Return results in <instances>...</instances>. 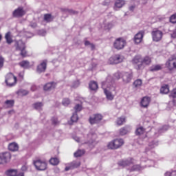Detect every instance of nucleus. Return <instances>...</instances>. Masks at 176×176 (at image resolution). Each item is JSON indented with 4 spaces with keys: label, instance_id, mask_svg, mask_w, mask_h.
Wrapping results in <instances>:
<instances>
[{
    "label": "nucleus",
    "instance_id": "2eb2a0df",
    "mask_svg": "<svg viewBox=\"0 0 176 176\" xmlns=\"http://www.w3.org/2000/svg\"><path fill=\"white\" fill-rule=\"evenodd\" d=\"M133 79L132 72H125L122 74V80L124 83H130Z\"/></svg>",
    "mask_w": 176,
    "mask_h": 176
},
{
    "label": "nucleus",
    "instance_id": "1a4fd4ad",
    "mask_svg": "<svg viewBox=\"0 0 176 176\" xmlns=\"http://www.w3.org/2000/svg\"><path fill=\"white\" fill-rule=\"evenodd\" d=\"M152 63V59L149 56H145L143 59H142V63L135 66V68L138 70L142 68V65H149Z\"/></svg>",
    "mask_w": 176,
    "mask_h": 176
},
{
    "label": "nucleus",
    "instance_id": "8fccbe9b",
    "mask_svg": "<svg viewBox=\"0 0 176 176\" xmlns=\"http://www.w3.org/2000/svg\"><path fill=\"white\" fill-rule=\"evenodd\" d=\"M52 124H54V126H57V124L60 123L57 118H52Z\"/></svg>",
    "mask_w": 176,
    "mask_h": 176
},
{
    "label": "nucleus",
    "instance_id": "a18cd8bd",
    "mask_svg": "<svg viewBox=\"0 0 176 176\" xmlns=\"http://www.w3.org/2000/svg\"><path fill=\"white\" fill-rule=\"evenodd\" d=\"M21 56L22 57H27V51H25V48H23L22 50H19Z\"/></svg>",
    "mask_w": 176,
    "mask_h": 176
},
{
    "label": "nucleus",
    "instance_id": "09e8293b",
    "mask_svg": "<svg viewBox=\"0 0 176 176\" xmlns=\"http://www.w3.org/2000/svg\"><path fill=\"white\" fill-rule=\"evenodd\" d=\"M88 137L91 138L92 141H94L97 138V135L96 133H89Z\"/></svg>",
    "mask_w": 176,
    "mask_h": 176
},
{
    "label": "nucleus",
    "instance_id": "7c9ffc66",
    "mask_svg": "<svg viewBox=\"0 0 176 176\" xmlns=\"http://www.w3.org/2000/svg\"><path fill=\"white\" fill-rule=\"evenodd\" d=\"M6 40L7 43H8V45H10V43H13V40L12 39V37L10 36V32H8L6 34L5 36Z\"/></svg>",
    "mask_w": 176,
    "mask_h": 176
},
{
    "label": "nucleus",
    "instance_id": "f257e3e1",
    "mask_svg": "<svg viewBox=\"0 0 176 176\" xmlns=\"http://www.w3.org/2000/svg\"><path fill=\"white\" fill-rule=\"evenodd\" d=\"M102 87L104 90V93L107 100L112 101L115 96H113V94H112L111 91H115V90L116 89L115 84L112 80V76H107L106 81L102 82Z\"/></svg>",
    "mask_w": 176,
    "mask_h": 176
},
{
    "label": "nucleus",
    "instance_id": "4d7b16f0",
    "mask_svg": "<svg viewBox=\"0 0 176 176\" xmlns=\"http://www.w3.org/2000/svg\"><path fill=\"white\" fill-rule=\"evenodd\" d=\"M157 146V144L155 143V142H153L152 144H149L148 148L149 149L153 148L155 146Z\"/></svg>",
    "mask_w": 176,
    "mask_h": 176
},
{
    "label": "nucleus",
    "instance_id": "dca6fc26",
    "mask_svg": "<svg viewBox=\"0 0 176 176\" xmlns=\"http://www.w3.org/2000/svg\"><path fill=\"white\" fill-rule=\"evenodd\" d=\"M143 38H144V32L143 31H140L134 36L135 43H136L137 45H138V43H141V42H142Z\"/></svg>",
    "mask_w": 176,
    "mask_h": 176
},
{
    "label": "nucleus",
    "instance_id": "473e14b6",
    "mask_svg": "<svg viewBox=\"0 0 176 176\" xmlns=\"http://www.w3.org/2000/svg\"><path fill=\"white\" fill-rule=\"evenodd\" d=\"M19 65L22 67V68H30V62L28 60H23L19 63Z\"/></svg>",
    "mask_w": 176,
    "mask_h": 176
},
{
    "label": "nucleus",
    "instance_id": "20e7f679",
    "mask_svg": "<svg viewBox=\"0 0 176 176\" xmlns=\"http://www.w3.org/2000/svg\"><path fill=\"white\" fill-rule=\"evenodd\" d=\"M12 155L9 152H4L0 153V164H6L10 162Z\"/></svg>",
    "mask_w": 176,
    "mask_h": 176
},
{
    "label": "nucleus",
    "instance_id": "6ab92c4d",
    "mask_svg": "<svg viewBox=\"0 0 176 176\" xmlns=\"http://www.w3.org/2000/svg\"><path fill=\"white\" fill-rule=\"evenodd\" d=\"M16 50L19 52V50H21L23 49H25V43L23 42V41L19 40L16 41L15 44Z\"/></svg>",
    "mask_w": 176,
    "mask_h": 176
},
{
    "label": "nucleus",
    "instance_id": "ea45409f",
    "mask_svg": "<svg viewBox=\"0 0 176 176\" xmlns=\"http://www.w3.org/2000/svg\"><path fill=\"white\" fill-rule=\"evenodd\" d=\"M5 104L8 105V107H9V108H12V107H13V105H14V100H6L5 102Z\"/></svg>",
    "mask_w": 176,
    "mask_h": 176
},
{
    "label": "nucleus",
    "instance_id": "cd10ccee",
    "mask_svg": "<svg viewBox=\"0 0 176 176\" xmlns=\"http://www.w3.org/2000/svg\"><path fill=\"white\" fill-rule=\"evenodd\" d=\"M124 123H126V118L120 117L116 120V124L118 126H122Z\"/></svg>",
    "mask_w": 176,
    "mask_h": 176
},
{
    "label": "nucleus",
    "instance_id": "4c0bfd02",
    "mask_svg": "<svg viewBox=\"0 0 176 176\" xmlns=\"http://www.w3.org/2000/svg\"><path fill=\"white\" fill-rule=\"evenodd\" d=\"M142 85V80L141 79H138L134 81L133 85L135 87H140V86Z\"/></svg>",
    "mask_w": 176,
    "mask_h": 176
},
{
    "label": "nucleus",
    "instance_id": "6e6d98bb",
    "mask_svg": "<svg viewBox=\"0 0 176 176\" xmlns=\"http://www.w3.org/2000/svg\"><path fill=\"white\" fill-rule=\"evenodd\" d=\"M79 86V81H75L74 82H73L72 87H73L74 89H76V87H78Z\"/></svg>",
    "mask_w": 176,
    "mask_h": 176
},
{
    "label": "nucleus",
    "instance_id": "2f4dec72",
    "mask_svg": "<svg viewBox=\"0 0 176 176\" xmlns=\"http://www.w3.org/2000/svg\"><path fill=\"white\" fill-rule=\"evenodd\" d=\"M50 164H52V166H57L58 163H60V160L57 157H52L50 160Z\"/></svg>",
    "mask_w": 176,
    "mask_h": 176
},
{
    "label": "nucleus",
    "instance_id": "f704fd0d",
    "mask_svg": "<svg viewBox=\"0 0 176 176\" xmlns=\"http://www.w3.org/2000/svg\"><path fill=\"white\" fill-rule=\"evenodd\" d=\"M144 132H145V129H144V127L140 126L136 129L135 134L136 135H141V134H142Z\"/></svg>",
    "mask_w": 176,
    "mask_h": 176
},
{
    "label": "nucleus",
    "instance_id": "aec40b11",
    "mask_svg": "<svg viewBox=\"0 0 176 176\" xmlns=\"http://www.w3.org/2000/svg\"><path fill=\"white\" fill-rule=\"evenodd\" d=\"M133 159H130L129 160H126L120 161L118 162V165L120 167H126V166H130V164H133Z\"/></svg>",
    "mask_w": 176,
    "mask_h": 176
},
{
    "label": "nucleus",
    "instance_id": "69168bd1",
    "mask_svg": "<svg viewBox=\"0 0 176 176\" xmlns=\"http://www.w3.org/2000/svg\"><path fill=\"white\" fill-rule=\"evenodd\" d=\"M89 46H90L91 50H94V49H96V46L93 43H91Z\"/></svg>",
    "mask_w": 176,
    "mask_h": 176
},
{
    "label": "nucleus",
    "instance_id": "c9c22d12",
    "mask_svg": "<svg viewBox=\"0 0 176 176\" xmlns=\"http://www.w3.org/2000/svg\"><path fill=\"white\" fill-rule=\"evenodd\" d=\"M83 155H85V150H78L74 153L75 157H80V156H83Z\"/></svg>",
    "mask_w": 176,
    "mask_h": 176
},
{
    "label": "nucleus",
    "instance_id": "4be33fe9",
    "mask_svg": "<svg viewBox=\"0 0 176 176\" xmlns=\"http://www.w3.org/2000/svg\"><path fill=\"white\" fill-rule=\"evenodd\" d=\"M124 0H116L115 2V7L114 9L115 10H118L117 8L120 9V8H123L125 4Z\"/></svg>",
    "mask_w": 176,
    "mask_h": 176
},
{
    "label": "nucleus",
    "instance_id": "3c124183",
    "mask_svg": "<svg viewBox=\"0 0 176 176\" xmlns=\"http://www.w3.org/2000/svg\"><path fill=\"white\" fill-rule=\"evenodd\" d=\"M169 97H171L172 98H176V88L171 91Z\"/></svg>",
    "mask_w": 176,
    "mask_h": 176
},
{
    "label": "nucleus",
    "instance_id": "79ce46f5",
    "mask_svg": "<svg viewBox=\"0 0 176 176\" xmlns=\"http://www.w3.org/2000/svg\"><path fill=\"white\" fill-rule=\"evenodd\" d=\"M63 105L65 107H68L71 104V100H69L68 98H64L62 102Z\"/></svg>",
    "mask_w": 176,
    "mask_h": 176
},
{
    "label": "nucleus",
    "instance_id": "f3484780",
    "mask_svg": "<svg viewBox=\"0 0 176 176\" xmlns=\"http://www.w3.org/2000/svg\"><path fill=\"white\" fill-rule=\"evenodd\" d=\"M151 102V98L148 96H144L140 102V105L142 108H148L149 107V103Z\"/></svg>",
    "mask_w": 176,
    "mask_h": 176
},
{
    "label": "nucleus",
    "instance_id": "13d9d810",
    "mask_svg": "<svg viewBox=\"0 0 176 176\" xmlns=\"http://www.w3.org/2000/svg\"><path fill=\"white\" fill-rule=\"evenodd\" d=\"M39 35H41V36H45L46 35V31L45 30H40L38 32Z\"/></svg>",
    "mask_w": 176,
    "mask_h": 176
},
{
    "label": "nucleus",
    "instance_id": "de8ad7c7",
    "mask_svg": "<svg viewBox=\"0 0 176 176\" xmlns=\"http://www.w3.org/2000/svg\"><path fill=\"white\" fill-rule=\"evenodd\" d=\"M5 63V58L3 57L0 56V70L3 68V64Z\"/></svg>",
    "mask_w": 176,
    "mask_h": 176
},
{
    "label": "nucleus",
    "instance_id": "bb28decb",
    "mask_svg": "<svg viewBox=\"0 0 176 176\" xmlns=\"http://www.w3.org/2000/svg\"><path fill=\"white\" fill-rule=\"evenodd\" d=\"M43 107V104L41 102H36V103L33 104V107L36 111H42Z\"/></svg>",
    "mask_w": 176,
    "mask_h": 176
},
{
    "label": "nucleus",
    "instance_id": "ddd939ff",
    "mask_svg": "<svg viewBox=\"0 0 176 176\" xmlns=\"http://www.w3.org/2000/svg\"><path fill=\"white\" fill-rule=\"evenodd\" d=\"M47 67V60H43L40 65L37 66L36 72L38 74H42V72H45L46 71V68Z\"/></svg>",
    "mask_w": 176,
    "mask_h": 176
},
{
    "label": "nucleus",
    "instance_id": "423d86ee",
    "mask_svg": "<svg viewBox=\"0 0 176 176\" xmlns=\"http://www.w3.org/2000/svg\"><path fill=\"white\" fill-rule=\"evenodd\" d=\"M123 60H124V57L122 55L116 54L111 56L109 60V64H119L120 63H122Z\"/></svg>",
    "mask_w": 176,
    "mask_h": 176
},
{
    "label": "nucleus",
    "instance_id": "774afa93",
    "mask_svg": "<svg viewBox=\"0 0 176 176\" xmlns=\"http://www.w3.org/2000/svg\"><path fill=\"white\" fill-rule=\"evenodd\" d=\"M146 0H140V3H142L143 5H145L146 3Z\"/></svg>",
    "mask_w": 176,
    "mask_h": 176
},
{
    "label": "nucleus",
    "instance_id": "5fc2aeb1",
    "mask_svg": "<svg viewBox=\"0 0 176 176\" xmlns=\"http://www.w3.org/2000/svg\"><path fill=\"white\" fill-rule=\"evenodd\" d=\"M167 130H168V126L165 125L160 130V133H163V131H167Z\"/></svg>",
    "mask_w": 176,
    "mask_h": 176
},
{
    "label": "nucleus",
    "instance_id": "9b49d317",
    "mask_svg": "<svg viewBox=\"0 0 176 176\" xmlns=\"http://www.w3.org/2000/svg\"><path fill=\"white\" fill-rule=\"evenodd\" d=\"M166 67H167L170 71H173L174 68L176 69V58L172 57L169 58L166 63Z\"/></svg>",
    "mask_w": 176,
    "mask_h": 176
},
{
    "label": "nucleus",
    "instance_id": "58836bf2",
    "mask_svg": "<svg viewBox=\"0 0 176 176\" xmlns=\"http://www.w3.org/2000/svg\"><path fill=\"white\" fill-rule=\"evenodd\" d=\"M78 119H79V118L78 117V113H73V115H72V116L71 118V121L73 123H75V122H78Z\"/></svg>",
    "mask_w": 176,
    "mask_h": 176
},
{
    "label": "nucleus",
    "instance_id": "a878e982",
    "mask_svg": "<svg viewBox=\"0 0 176 176\" xmlns=\"http://www.w3.org/2000/svg\"><path fill=\"white\" fill-rule=\"evenodd\" d=\"M89 89L90 90L95 91V90L98 89V84H97L96 81H91L89 82Z\"/></svg>",
    "mask_w": 176,
    "mask_h": 176
},
{
    "label": "nucleus",
    "instance_id": "a211bd4d",
    "mask_svg": "<svg viewBox=\"0 0 176 176\" xmlns=\"http://www.w3.org/2000/svg\"><path fill=\"white\" fill-rule=\"evenodd\" d=\"M131 131V126L126 125L122 128H121L119 131L120 135H126V134H129Z\"/></svg>",
    "mask_w": 176,
    "mask_h": 176
},
{
    "label": "nucleus",
    "instance_id": "bf43d9fd",
    "mask_svg": "<svg viewBox=\"0 0 176 176\" xmlns=\"http://www.w3.org/2000/svg\"><path fill=\"white\" fill-rule=\"evenodd\" d=\"M165 176H175V175H174V172H173V173L166 172L165 173Z\"/></svg>",
    "mask_w": 176,
    "mask_h": 176
},
{
    "label": "nucleus",
    "instance_id": "412c9836",
    "mask_svg": "<svg viewBox=\"0 0 176 176\" xmlns=\"http://www.w3.org/2000/svg\"><path fill=\"white\" fill-rule=\"evenodd\" d=\"M56 83L55 82H48L45 85H44V90L45 91H50V90H53L55 89Z\"/></svg>",
    "mask_w": 176,
    "mask_h": 176
},
{
    "label": "nucleus",
    "instance_id": "864d4df0",
    "mask_svg": "<svg viewBox=\"0 0 176 176\" xmlns=\"http://www.w3.org/2000/svg\"><path fill=\"white\" fill-rule=\"evenodd\" d=\"M113 27V25L111 23H109L105 25L104 28L105 30H111V28H112Z\"/></svg>",
    "mask_w": 176,
    "mask_h": 176
},
{
    "label": "nucleus",
    "instance_id": "0eeeda50",
    "mask_svg": "<svg viewBox=\"0 0 176 176\" xmlns=\"http://www.w3.org/2000/svg\"><path fill=\"white\" fill-rule=\"evenodd\" d=\"M113 46L117 50H121L126 46V41L122 38H117L113 43Z\"/></svg>",
    "mask_w": 176,
    "mask_h": 176
},
{
    "label": "nucleus",
    "instance_id": "c03bdc74",
    "mask_svg": "<svg viewBox=\"0 0 176 176\" xmlns=\"http://www.w3.org/2000/svg\"><path fill=\"white\" fill-rule=\"evenodd\" d=\"M74 109H75V111H76V113H77V112H80V111H82V105H80V104H76V106H75V107H74Z\"/></svg>",
    "mask_w": 176,
    "mask_h": 176
},
{
    "label": "nucleus",
    "instance_id": "5701e85b",
    "mask_svg": "<svg viewBox=\"0 0 176 176\" xmlns=\"http://www.w3.org/2000/svg\"><path fill=\"white\" fill-rule=\"evenodd\" d=\"M8 149L9 151H11L12 152H16V151H19V144L16 143H10L8 145Z\"/></svg>",
    "mask_w": 176,
    "mask_h": 176
},
{
    "label": "nucleus",
    "instance_id": "7ed1b4c3",
    "mask_svg": "<svg viewBox=\"0 0 176 176\" xmlns=\"http://www.w3.org/2000/svg\"><path fill=\"white\" fill-rule=\"evenodd\" d=\"M5 82L7 86L12 87V86H14L17 83V78L12 73H8L6 76Z\"/></svg>",
    "mask_w": 176,
    "mask_h": 176
},
{
    "label": "nucleus",
    "instance_id": "680f3d73",
    "mask_svg": "<svg viewBox=\"0 0 176 176\" xmlns=\"http://www.w3.org/2000/svg\"><path fill=\"white\" fill-rule=\"evenodd\" d=\"M74 140H75L76 141V142H80V138H78V136H75L74 138Z\"/></svg>",
    "mask_w": 176,
    "mask_h": 176
},
{
    "label": "nucleus",
    "instance_id": "338daca9",
    "mask_svg": "<svg viewBox=\"0 0 176 176\" xmlns=\"http://www.w3.org/2000/svg\"><path fill=\"white\" fill-rule=\"evenodd\" d=\"M31 90L32 91H35V90H36V87L35 85H32L31 87Z\"/></svg>",
    "mask_w": 176,
    "mask_h": 176
},
{
    "label": "nucleus",
    "instance_id": "e433bc0d",
    "mask_svg": "<svg viewBox=\"0 0 176 176\" xmlns=\"http://www.w3.org/2000/svg\"><path fill=\"white\" fill-rule=\"evenodd\" d=\"M6 175L8 176H16L17 175V170H9L6 172Z\"/></svg>",
    "mask_w": 176,
    "mask_h": 176
},
{
    "label": "nucleus",
    "instance_id": "a19ab883",
    "mask_svg": "<svg viewBox=\"0 0 176 176\" xmlns=\"http://www.w3.org/2000/svg\"><path fill=\"white\" fill-rule=\"evenodd\" d=\"M140 170H142V168L140 165H134L131 169V171H140Z\"/></svg>",
    "mask_w": 176,
    "mask_h": 176
},
{
    "label": "nucleus",
    "instance_id": "c756f323",
    "mask_svg": "<svg viewBox=\"0 0 176 176\" xmlns=\"http://www.w3.org/2000/svg\"><path fill=\"white\" fill-rule=\"evenodd\" d=\"M160 69H162V65H154L151 66L150 68V71H151L152 72H155L156 71H160Z\"/></svg>",
    "mask_w": 176,
    "mask_h": 176
},
{
    "label": "nucleus",
    "instance_id": "603ef678",
    "mask_svg": "<svg viewBox=\"0 0 176 176\" xmlns=\"http://www.w3.org/2000/svg\"><path fill=\"white\" fill-rule=\"evenodd\" d=\"M66 12H67L69 14H78V13L77 11L74 10H67Z\"/></svg>",
    "mask_w": 176,
    "mask_h": 176
},
{
    "label": "nucleus",
    "instance_id": "72a5a7b5",
    "mask_svg": "<svg viewBox=\"0 0 176 176\" xmlns=\"http://www.w3.org/2000/svg\"><path fill=\"white\" fill-rule=\"evenodd\" d=\"M29 93H30V91H28V90H25V89H19V90L16 92V94H18L19 96H27Z\"/></svg>",
    "mask_w": 176,
    "mask_h": 176
},
{
    "label": "nucleus",
    "instance_id": "b1692460",
    "mask_svg": "<svg viewBox=\"0 0 176 176\" xmlns=\"http://www.w3.org/2000/svg\"><path fill=\"white\" fill-rule=\"evenodd\" d=\"M133 64H136L137 65H139V64L142 63V58H141V56L137 55L135 56L133 60H132Z\"/></svg>",
    "mask_w": 176,
    "mask_h": 176
},
{
    "label": "nucleus",
    "instance_id": "393cba45",
    "mask_svg": "<svg viewBox=\"0 0 176 176\" xmlns=\"http://www.w3.org/2000/svg\"><path fill=\"white\" fill-rule=\"evenodd\" d=\"M170 92V88L168 85H165L161 87L160 94H168Z\"/></svg>",
    "mask_w": 176,
    "mask_h": 176
},
{
    "label": "nucleus",
    "instance_id": "39448f33",
    "mask_svg": "<svg viewBox=\"0 0 176 176\" xmlns=\"http://www.w3.org/2000/svg\"><path fill=\"white\" fill-rule=\"evenodd\" d=\"M34 164L36 170H40L41 171L46 170L47 167V163H46V161H42L41 160L34 161Z\"/></svg>",
    "mask_w": 176,
    "mask_h": 176
},
{
    "label": "nucleus",
    "instance_id": "0e129e2a",
    "mask_svg": "<svg viewBox=\"0 0 176 176\" xmlns=\"http://www.w3.org/2000/svg\"><path fill=\"white\" fill-rule=\"evenodd\" d=\"M171 102L173 107H176V98H173Z\"/></svg>",
    "mask_w": 176,
    "mask_h": 176
},
{
    "label": "nucleus",
    "instance_id": "37998d69",
    "mask_svg": "<svg viewBox=\"0 0 176 176\" xmlns=\"http://www.w3.org/2000/svg\"><path fill=\"white\" fill-rule=\"evenodd\" d=\"M120 79V73L117 72L114 74V78L111 77V80L113 81V83L115 84V80H119Z\"/></svg>",
    "mask_w": 176,
    "mask_h": 176
},
{
    "label": "nucleus",
    "instance_id": "f8f14e48",
    "mask_svg": "<svg viewBox=\"0 0 176 176\" xmlns=\"http://www.w3.org/2000/svg\"><path fill=\"white\" fill-rule=\"evenodd\" d=\"M25 14V11H24V9L23 7H19L16 10H14L12 12V16L14 17L18 18V17H23Z\"/></svg>",
    "mask_w": 176,
    "mask_h": 176
},
{
    "label": "nucleus",
    "instance_id": "052dcab7",
    "mask_svg": "<svg viewBox=\"0 0 176 176\" xmlns=\"http://www.w3.org/2000/svg\"><path fill=\"white\" fill-rule=\"evenodd\" d=\"M28 168V166H27V165H23V166L21 167L22 171H27Z\"/></svg>",
    "mask_w": 176,
    "mask_h": 176
},
{
    "label": "nucleus",
    "instance_id": "6e6552de",
    "mask_svg": "<svg viewBox=\"0 0 176 176\" xmlns=\"http://www.w3.org/2000/svg\"><path fill=\"white\" fill-rule=\"evenodd\" d=\"M102 120V116L101 114H94L89 119L90 124H96L100 123Z\"/></svg>",
    "mask_w": 176,
    "mask_h": 176
},
{
    "label": "nucleus",
    "instance_id": "f03ea898",
    "mask_svg": "<svg viewBox=\"0 0 176 176\" xmlns=\"http://www.w3.org/2000/svg\"><path fill=\"white\" fill-rule=\"evenodd\" d=\"M124 144V140L123 139H116L111 142H110L107 146L109 149H118Z\"/></svg>",
    "mask_w": 176,
    "mask_h": 176
},
{
    "label": "nucleus",
    "instance_id": "49530a36",
    "mask_svg": "<svg viewBox=\"0 0 176 176\" xmlns=\"http://www.w3.org/2000/svg\"><path fill=\"white\" fill-rule=\"evenodd\" d=\"M170 23H172L173 24H175L176 23V14H174L173 15H172L170 17Z\"/></svg>",
    "mask_w": 176,
    "mask_h": 176
},
{
    "label": "nucleus",
    "instance_id": "c85d7f7f",
    "mask_svg": "<svg viewBox=\"0 0 176 176\" xmlns=\"http://www.w3.org/2000/svg\"><path fill=\"white\" fill-rule=\"evenodd\" d=\"M53 19L50 14H44V21H46V23H51V21H53Z\"/></svg>",
    "mask_w": 176,
    "mask_h": 176
},
{
    "label": "nucleus",
    "instance_id": "9d476101",
    "mask_svg": "<svg viewBox=\"0 0 176 176\" xmlns=\"http://www.w3.org/2000/svg\"><path fill=\"white\" fill-rule=\"evenodd\" d=\"M153 41L159 42L163 37V32L160 30H154L152 32Z\"/></svg>",
    "mask_w": 176,
    "mask_h": 176
},
{
    "label": "nucleus",
    "instance_id": "4468645a",
    "mask_svg": "<svg viewBox=\"0 0 176 176\" xmlns=\"http://www.w3.org/2000/svg\"><path fill=\"white\" fill-rule=\"evenodd\" d=\"M80 166V162L79 161H73L69 164L68 166H66L65 171H69V170H74V168H78Z\"/></svg>",
    "mask_w": 176,
    "mask_h": 176
},
{
    "label": "nucleus",
    "instance_id": "e2e57ef3",
    "mask_svg": "<svg viewBox=\"0 0 176 176\" xmlns=\"http://www.w3.org/2000/svg\"><path fill=\"white\" fill-rule=\"evenodd\" d=\"M91 44V43H90V41H85V46H90Z\"/></svg>",
    "mask_w": 176,
    "mask_h": 176
}]
</instances>
